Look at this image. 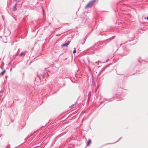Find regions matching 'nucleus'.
I'll list each match as a JSON object with an SVG mask.
<instances>
[{
	"instance_id": "obj_1",
	"label": "nucleus",
	"mask_w": 148,
	"mask_h": 148,
	"mask_svg": "<svg viewBox=\"0 0 148 148\" xmlns=\"http://www.w3.org/2000/svg\"><path fill=\"white\" fill-rule=\"evenodd\" d=\"M96 2V0H92L90 1L85 6V8L87 9L93 6Z\"/></svg>"
},
{
	"instance_id": "obj_2",
	"label": "nucleus",
	"mask_w": 148,
	"mask_h": 148,
	"mask_svg": "<svg viewBox=\"0 0 148 148\" xmlns=\"http://www.w3.org/2000/svg\"><path fill=\"white\" fill-rule=\"evenodd\" d=\"M70 42V41H68L66 42L62 45V47H67L69 44Z\"/></svg>"
},
{
	"instance_id": "obj_3",
	"label": "nucleus",
	"mask_w": 148,
	"mask_h": 148,
	"mask_svg": "<svg viewBox=\"0 0 148 148\" xmlns=\"http://www.w3.org/2000/svg\"><path fill=\"white\" fill-rule=\"evenodd\" d=\"M17 5L16 4H15L12 8V10L14 11H15L17 10V8H16V6Z\"/></svg>"
},
{
	"instance_id": "obj_4",
	"label": "nucleus",
	"mask_w": 148,
	"mask_h": 148,
	"mask_svg": "<svg viewBox=\"0 0 148 148\" xmlns=\"http://www.w3.org/2000/svg\"><path fill=\"white\" fill-rule=\"evenodd\" d=\"M6 72V71L5 70H4L1 73H0V76H3V75Z\"/></svg>"
},
{
	"instance_id": "obj_5",
	"label": "nucleus",
	"mask_w": 148,
	"mask_h": 148,
	"mask_svg": "<svg viewBox=\"0 0 148 148\" xmlns=\"http://www.w3.org/2000/svg\"><path fill=\"white\" fill-rule=\"evenodd\" d=\"M91 140L90 139L89 140L88 142L87 143V145L88 146L91 143Z\"/></svg>"
},
{
	"instance_id": "obj_6",
	"label": "nucleus",
	"mask_w": 148,
	"mask_h": 148,
	"mask_svg": "<svg viewBox=\"0 0 148 148\" xmlns=\"http://www.w3.org/2000/svg\"><path fill=\"white\" fill-rule=\"evenodd\" d=\"M42 78L43 79H45V77L46 76V75H42Z\"/></svg>"
},
{
	"instance_id": "obj_7",
	"label": "nucleus",
	"mask_w": 148,
	"mask_h": 148,
	"mask_svg": "<svg viewBox=\"0 0 148 148\" xmlns=\"http://www.w3.org/2000/svg\"><path fill=\"white\" fill-rule=\"evenodd\" d=\"M74 50H73V53H76V49H75V48H74Z\"/></svg>"
},
{
	"instance_id": "obj_8",
	"label": "nucleus",
	"mask_w": 148,
	"mask_h": 148,
	"mask_svg": "<svg viewBox=\"0 0 148 148\" xmlns=\"http://www.w3.org/2000/svg\"><path fill=\"white\" fill-rule=\"evenodd\" d=\"M24 54V53L23 52H21L20 54L19 55V56H22Z\"/></svg>"
},
{
	"instance_id": "obj_9",
	"label": "nucleus",
	"mask_w": 148,
	"mask_h": 148,
	"mask_svg": "<svg viewBox=\"0 0 148 148\" xmlns=\"http://www.w3.org/2000/svg\"><path fill=\"white\" fill-rule=\"evenodd\" d=\"M106 67H105L104 68H103L102 69V70L103 71L104 70L106 69Z\"/></svg>"
},
{
	"instance_id": "obj_10",
	"label": "nucleus",
	"mask_w": 148,
	"mask_h": 148,
	"mask_svg": "<svg viewBox=\"0 0 148 148\" xmlns=\"http://www.w3.org/2000/svg\"><path fill=\"white\" fill-rule=\"evenodd\" d=\"M95 63H96V64H97V65H98V63H99V62L98 61V62H95Z\"/></svg>"
},
{
	"instance_id": "obj_11",
	"label": "nucleus",
	"mask_w": 148,
	"mask_h": 148,
	"mask_svg": "<svg viewBox=\"0 0 148 148\" xmlns=\"http://www.w3.org/2000/svg\"><path fill=\"white\" fill-rule=\"evenodd\" d=\"M74 105V104H73L71 106H70V107H72Z\"/></svg>"
},
{
	"instance_id": "obj_12",
	"label": "nucleus",
	"mask_w": 148,
	"mask_h": 148,
	"mask_svg": "<svg viewBox=\"0 0 148 148\" xmlns=\"http://www.w3.org/2000/svg\"><path fill=\"white\" fill-rule=\"evenodd\" d=\"M147 19L148 20V16L147 17Z\"/></svg>"
},
{
	"instance_id": "obj_13",
	"label": "nucleus",
	"mask_w": 148,
	"mask_h": 148,
	"mask_svg": "<svg viewBox=\"0 0 148 148\" xmlns=\"http://www.w3.org/2000/svg\"><path fill=\"white\" fill-rule=\"evenodd\" d=\"M109 101H111V100H110V99H109Z\"/></svg>"
},
{
	"instance_id": "obj_14",
	"label": "nucleus",
	"mask_w": 148,
	"mask_h": 148,
	"mask_svg": "<svg viewBox=\"0 0 148 148\" xmlns=\"http://www.w3.org/2000/svg\"><path fill=\"white\" fill-rule=\"evenodd\" d=\"M11 70H12V69H10V71H11Z\"/></svg>"
},
{
	"instance_id": "obj_15",
	"label": "nucleus",
	"mask_w": 148,
	"mask_h": 148,
	"mask_svg": "<svg viewBox=\"0 0 148 148\" xmlns=\"http://www.w3.org/2000/svg\"><path fill=\"white\" fill-rule=\"evenodd\" d=\"M14 1H17V0H14Z\"/></svg>"
}]
</instances>
